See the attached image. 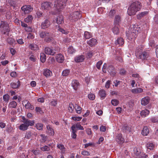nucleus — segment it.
Instances as JSON below:
<instances>
[{
  "label": "nucleus",
  "instance_id": "f257e3e1",
  "mask_svg": "<svg viewBox=\"0 0 158 158\" xmlns=\"http://www.w3.org/2000/svg\"><path fill=\"white\" fill-rule=\"evenodd\" d=\"M141 6V3L139 2H133L128 8V14L130 16L135 15L137 11L139 10Z\"/></svg>",
  "mask_w": 158,
  "mask_h": 158
},
{
  "label": "nucleus",
  "instance_id": "f03ea898",
  "mask_svg": "<svg viewBox=\"0 0 158 158\" xmlns=\"http://www.w3.org/2000/svg\"><path fill=\"white\" fill-rule=\"evenodd\" d=\"M22 122L23 123L21 124L19 127V129L21 131H24L27 130L29 126H32L34 125L35 121L34 120H29L26 118L24 116L22 117Z\"/></svg>",
  "mask_w": 158,
  "mask_h": 158
},
{
  "label": "nucleus",
  "instance_id": "7ed1b4c3",
  "mask_svg": "<svg viewBox=\"0 0 158 158\" xmlns=\"http://www.w3.org/2000/svg\"><path fill=\"white\" fill-rule=\"evenodd\" d=\"M140 28L138 26L134 25L131 31L126 32V35L129 39L135 38L137 36Z\"/></svg>",
  "mask_w": 158,
  "mask_h": 158
},
{
  "label": "nucleus",
  "instance_id": "20e7f679",
  "mask_svg": "<svg viewBox=\"0 0 158 158\" xmlns=\"http://www.w3.org/2000/svg\"><path fill=\"white\" fill-rule=\"evenodd\" d=\"M81 16L79 11H76L71 13L69 16V19L72 22L76 21Z\"/></svg>",
  "mask_w": 158,
  "mask_h": 158
},
{
  "label": "nucleus",
  "instance_id": "39448f33",
  "mask_svg": "<svg viewBox=\"0 0 158 158\" xmlns=\"http://www.w3.org/2000/svg\"><path fill=\"white\" fill-rule=\"evenodd\" d=\"M134 153L137 158H146L147 155L145 153H142L139 148H135L134 149Z\"/></svg>",
  "mask_w": 158,
  "mask_h": 158
},
{
  "label": "nucleus",
  "instance_id": "423d86ee",
  "mask_svg": "<svg viewBox=\"0 0 158 158\" xmlns=\"http://www.w3.org/2000/svg\"><path fill=\"white\" fill-rule=\"evenodd\" d=\"M53 6L52 3L49 2H45L41 4V8L43 10H50Z\"/></svg>",
  "mask_w": 158,
  "mask_h": 158
},
{
  "label": "nucleus",
  "instance_id": "0eeeda50",
  "mask_svg": "<svg viewBox=\"0 0 158 158\" xmlns=\"http://www.w3.org/2000/svg\"><path fill=\"white\" fill-rule=\"evenodd\" d=\"M67 0H58L56 5V8L58 10L61 9L65 6Z\"/></svg>",
  "mask_w": 158,
  "mask_h": 158
},
{
  "label": "nucleus",
  "instance_id": "6e6552de",
  "mask_svg": "<svg viewBox=\"0 0 158 158\" xmlns=\"http://www.w3.org/2000/svg\"><path fill=\"white\" fill-rule=\"evenodd\" d=\"M149 56L148 52L143 51L136 56L138 59L142 60H147Z\"/></svg>",
  "mask_w": 158,
  "mask_h": 158
},
{
  "label": "nucleus",
  "instance_id": "1a4fd4ad",
  "mask_svg": "<svg viewBox=\"0 0 158 158\" xmlns=\"http://www.w3.org/2000/svg\"><path fill=\"white\" fill-rule=\"evenodd\" d=\"M44 51L46 54L53 56L56 53V50L52 48L46 47L45 48Z\"/></svg>",
  "mask_w": 158,
  "mask_h": 158
},
{
  "label": "nucleus",
  "instance_id": "9d476101",
  "mask_svg": "<svg viewBox=\"0 0 158 158\" xmlns=\"http://www.w3.org/2000/svg\"><path fill=\"white\" fill-rule=\"evenodd\" d=\"M0 27L3 28V30L4 31V33L9 32V31L8 24L6 22L2 21L0 25Z\"/></svg>",
  "mask_w": 158,
  "mask_h": 158
},
{
  "label": "nucleus",
  "instance_id": "9b49d317",
  "mask_svg": "<svg viewBox=\"0 0 158 158\" xmlns=\"http://www.w3.org/2000/svg\"><path fill=\"white\" fill-rule=\"evenodd\" d=\"M21 9L25 14H27L31 11L33 10V8L30 5H25L21 7Z\"/></svg>",
  "mask_w": 158,
  "mask_h": 158
},
{
  "label": "nucleus",
  "instance_id": "f8f14e48",
  "mask_svg": "<svg viewBox=\"0 0 158 158\" xmlns=\"http://www.w3.org/2000/svg\"><path fill=\"white\" fill-rule=\"evenodd\" d=\"M51 23V22L49 19H45L42 22L41 25V27L43 29L46 28L50 26Z\"/></svg>",
  "mask_w": 158,
  "mask_h": 158
},
{
  "label": "nucleus",
  "instance_id": "ddd939ff",
  "mask_svg": "<svg viewBox=\"0 0 158 158\" xmlns=\"http://www.w3.org/2000/svg\"><path fill=\"white\" fill-rule=\"evenodd\" d=\"M39 35L41 38H45L46 37L50 36L49 32L43 31H40L39 32Z\"/></svg>",
  "mask_w": 158,
  "mask_h": 158
},
{
  "label": "nucleus",
  "instance_id": "4468645a",
  "mask_svg": "<svg viewBox=\"0 0 158 158\" xmlns=\"http://www.w3.org/2000/svg\"><path fill=\"white\" fill-rule=\"evenodd\" d=\"M107 71L110 75L114 76L116 73L114 67L112 65H110L107 68Z\"/></svg>",
  "mask_w": 158,
  "mask_h": 158
},
{
  "label": "nucleus",
  "instance_id": "2eb2a0df",
  "mask_svg": "<svg viewBox=\"0 0 158 158\" xmlns=\"http://www.w3.org/2000/svg\"><path fill=\"white\" fill-rule=\"evenodd\" d=\"M116 140L119 143L122 144L124 143V139L122 137L121 134L119 133L117 135L116 137Z\"/></svg>",
  "mask_w": 158,
  "mask_h": 158
},
{
  "label": "nucleus",
  "instance_id": "dca6fc26",
  "mask_svg": "<svg viewBox=\"0 0 158 158\" xmlns=\"http://www.w3.org/2000/svg\"><path fill=\"white\" fill-rule=\"evenodd\" d=\"M71 85L73 89L74 90H76L79 86V83L77 80H75L72 81L71 83Z\"/></svg>",
  "mask_w": 158,
  "mask_h": 158
},
{
  "label": "nucleus",
  "instance_id": "f3484780",
  "mask_svg": "<svg viewBox=\"0 0 158 158\" xmlns=\"http://www.w3.org/2000/svg\"><path fill=\"white\" fill-rule=\"evenodd\" d=\"M56 58V61L60 63H62L64 60L63 56L60 53L58 54Z\"/></svg>",
  "mask_w": 158,
  "mask_h": 158
},
{
  "label": "nucleus",
  "instance_id": "a211bd4d",
  "mask_svg": "<svg viewBox=\"0 0 158 158\" xmlns=\"http://www.w3.org/2000/svg\"><path fill=\"white\" fill-rule=\"evenodd\" d=\"M80 130H84V129L82 126L79 123H77L76 124H73L71 127V128H73L74 130H76V128Z\"/></svg>",
  "mask_w": 158,
  "mask_h": 158
},
{
  "label": "nucleus",
  "instance_id": "6ab92c4d",
  "mask_svg": "<svg viewBox=\"0 0 158 158\" xmlns=\"http://www.w3.org/2000/svg\"><path fill=\"white\" fill-rule=\"evenodd\" d=\"M149 98L148 97H145L141 99V104L145 106L149 103Z\"/></svg>",
  "mask_w": 158,
  "mask_h": 158
},
{
  "label": "nucleus",
  "instance_id": "aec40b11",
  "mask_svg": "<svg viewBox=\"0 0 158 158\" xmlns=\"http://www.w3.org/2000/svg\"><path fill=\"white\" fill-rule=\"evenodd\" d=\"M123 132H130L132 131V128L131 127L127 126L126 125H124L122 128Z\"/></svg>",
  "mask_w": 158,
  "mask_h": 158
},
{
  "label": "nucleus",
  "instance_id": "412c9836",
  "mask_svg": "<svg viewBox=\"0 0 158 158\" xmlns=\"http://www.w3.org/2000/svg\"><path fill=\"white\" fill-rule=\"evenodd\" d=\"M43 74L46 77H48L52 75V73L49 69H45L43 72Z\"/></svg>",
  "mask_w": 158,
  "mask_h": 158
},
{
  "label": "nucleus",
  "instance_id": "4be33fe9",
  "mask_svg": "<svg viewBox=\"0 0 158 158\" xmlns=\"http://www.w3.org/2000/svg\"><path fill=\"white\" fill-rule=\"evenodd\" d=\"M148 13V12L147 11L141 12L137 15V18L138 19H140L143 17L147 15Z\"/></svg>",
  "mask_w": 158,
  "mask_h": 158
},
{
  "label": "nucleus",
  "instance_id": "5701e85b",
  "mask_svg": "<svg viewBox=\"0 0 158 158\" xmlns=\"http://www.w3.org/2000/svg\"><path fill=\"white\" fill-rule=\"evenodd\" d=\"M124 40L123 39L121 38H118L117 40H116L115 42V44L118 46H121L123 44Z\"/></svg>",
  "mask_w": 158,
  "mask_h": 158
},
{
  "label": "nucleus",
  "instance_id": "b1692460",
  "mask_svg": "<svg viewBox=\"0 0 158 158\" xmlns=\"http://www.w3.org/2000/svg\"><path fill=\"white\" fill-rule=\"evenodd\" d=\"M87 44L90 46H93L97 44V41L96 39L92 38L87 41Z\"/></svg>",
  "mask_w": 158,
  "mask_h": 158
},
{
  "label": "nucleus",
  "instance_id": "393cba45",
  "mask_svg": "<svg viewBox=\"0 0 158 158\" xmlns=\"http://www.w3.org/2000/svg\"><path fill=\"white\" fill-rule=\"evenodd\" d=\"M47 131L49 135L52 136L54 134V131L51 127V126L49 125L47 126Z\"/></svg>",
  "mask_w": 158,
  "mask_h": 158
},
{
  "label": "nucleus",
  "instance_id": "a878e982",
  "mask_svg": "<svg viewBox=\"0 0 158 158\" xmlns=\"http://www.w3.org/2000/svg\"><path fill=\"white\" fill-rule=\"evenodd\" d=\"M121 20L120 16L118 15L115 16L114 19V23L115 25H118Z\"/></svg>",
  "mask_w": 158,
  "mask_h": 158
},
{
  "label": "nucleus",
  "instance_id": "bb28decb",
  "mask_svg": "<svg viewBox=\"0 0 158 158\" xmlns=\"http://www.w3.org/2000/svg\"><path fill=\"white\" fill-rule=\"evenodd\" d=\"M85 59V57L83 55H80L76 56L75 58V60L77 62H82Z\"/></svg>",
  "mask_w": 158,
  "mask_h": 158
},
{
  "label": "nucleus",
  "instance_id": "cd10ccee",
  "mask_svg": "<svg viewBox=\"0 0 158 158\" xmlns=\"http://www.w3.org/2000/svg\"><path fill=\"white\" fill-rule=\"evenodd\" d=\"M143 50V47L141 46H138L136 48L135 51V55L136 56L139 55L141 53Z\"/></svg>",
  "mask_w": 158,
  "mask_h": 158
},
{
  "label": "nucleus",
  "instance_id": "c85d7f7f",
  "mask_svg": "<svg viewBox=\"0 0 158 158\" xmlns=\"http://www.w3.org/2000/svg\"><path fill=\"white\" fill-rule=\"evenodd\" d=\"M149 111L148 110L145 109L144 110H142L140 113V114L143 117H145L148 116L149 113Z\"/></svg>",
  "mask_w": 158,
  "mask_h": 158
},
{
  "label": "nucleus",
  "instance_id": "c756f323",
  "mask_svg": "<svg viewBox=\"0 0 158 158\" xmlns=\"http://www.w3.org/2000/svg\"><path fill=\"white\" fill-rule=\"evenodd\" d=\"M17 105L16 102L14 101H13L10 102L9 104L8 107L10 108H15L16 107Z\"/></svg>",
  "mask_w": 158,
  "mask_h": 158
},
{
  "label": "nucleus",
  "instance_id": "7c9ffc66",
  "mask_svg": "<svg viewBox=\"0 0 158 158\" xmlns=\"http://www.w3.org/2000/svg\"><path fill=\"white\" fill-rule=\"evenodd\" d=\"M149 132L148 128L147 127L145 126L144 127L142 131V134L143 135L146 136L148 134Z\"/></svg>",
  "mask_w": 158,
  "mask_h": 158
},
{
  "label": "nucleus",
  "instance_id": "2f4dec72",
  "mask_svg": "<svg viewBox=\"0 0 158 158\" xmlns=\"http://www.w3.org/2000/svg\"><path fill=\"white\" fill-rule=\"evenodd\" d=\"M131 91L133 93L136 94L143 92V90L141 88H139L137 89H132L131 90Z\"/></svg>",
  "mask_w": 158,
  "mask_h": 158
},
{
  "label": "nucleus",
  "instance_id": "473e14b6",
  "mask_svg": "<svg viewBox=\"0 0 158 158\" xmlns=\"http://www.w3.org/2000/svg\"><path fill=\"white\" fill-rule=\"evenodd\" d=\"M29 48L31 50L36 51L38 50V46L35 44H31L29 46Z\"/></svg>",
  "mask_w": 158,
  "mask_h": 158
},
{
  "label": "nucleus",
  "instance_id": "72a5a7b5",
  "mask_svg": "<svg viewBox=\"0 0 158 158\" xmlns=\"http://www.w3.org/2000/svg\"><path fill=\"white\" fill-rule=\"evenodd\" d=\"M63 16L62 15L58 16L56 18V22L58 24H61L63 23Z\"/></svg>",
  "mask_w": 158,
  "mask_h": 158
},
{
  "label": "nucleus",
  "instance_id": "f704fd0d",
  "mask_svg": "<svg viewBox=\"0 0 158 158\" xmlns=\"http://www.w3.org/2000/svg\"><path fill=\"white\" fill-rule=\"evenodd\" d=\"M99 94L100 97L102 99H103L106 96L105 91L104 90L102 89L99 92Z\"/></svg>",
  "mask_w": 158,
  "mask_h": 158
},
{
  "label": "nucleus",
  "instance_id": "c9c22d12",
  "mask_svg": "<svg viewBox=\"0 0 158 158\" xmlns=\"http://www.w3.org/2000/svg\"><path fill=\"white\" fill-rule=\"evenodd\" d=\"M20 85V82L19 81H18L17 83L12 82L10 84V85L11 87L14 89L18 88Z\"/></svg>",
  "mask_w": 158,
  "mask_h": 158
},
{
  "label": "nucleus",
  "instance_id": "e433bc0d",
  "mask_svg": "<svg viewBox=\"0 0 158 158\" xmlns=\"http://www.w3.org/2000/svg\"><path fill=\"white\" fill-rule=\"evenodd\" d=\"M146 147L147 149H149L150 150H152L153 149L154 145L152 143H147Z\"/></svg>",
  "mask_w": 158,
  "mask_h": 158
},
{
  "label": "nucleus",
  "instance_id": "4c0bfd02",
  "mask_svg": "<svg viewBox=\"0 0 158 158\" xmlns=\"http://www.w3.org/2000/svg\"><path fill=\"white\" fill-rule=\"evenodd\" d=\"M58 30L62 34H67L69 33V31L67 30H65L63 28H61L60 27H58Z\"/></svg>",
  "mask_w": 158,
  "mask_h": 158
},
{
  "label": "nucleus",
  "instance_id": "58836bf2",
  "mask_svg": "<svg viewBox=\"0 0 158 158\" xmlns=\"http://www.w3.org/2000/svg\"><path fill=\"white\" fill-rule=\"evenodd\" d=\"M84 37L86 39H89L92 37V34L91 33L86 31L84 33Z\"/></svg>",
  "mask_w": 158,
  "mask_h": 158
},
{
  "label": "nucleus",
  "instance_id": "ea45409f",
  "mask_svg": "<svg viewBox=\"0 0 158 158\" xmlns=\"http://www.w3.org/2000/svg\"><path fill=\"white\" fill-rule=\"evenodd\" d=\"M115 26L112 29L113 33L116 35H118L119 33V29L118 26Z\"/></svg>",
  "mask_w": 158,
  "mask_h": 158
},
{
  "label": "nucleus",
  "instance_id": "a19ab883",
  "mask_svg": "<svg viewBox=\"0 0 158 158\" xmlns=\"http://www.w3.org/2000/svg\"><path fill=\"white\" fill-rule=\"evenodd\" d=\"M74 108L76 110V112L78 114H80L81 112V107L77 105L74 106Z\"/></svg>",
  "mask_w": 158,
  "mask_h": 158
},
{
  "label": "nucleus",
  "instance_id": "79ce46f5",
  "mask_svg": "<svg viewBox=\"0 0 158 158\" xmlns=\"http://www.w3.org/2000/svg\"><path fill=\"white\" fill-rule=\"evenodd\" d=\"M67 52L69 54H72L75 52V50L72 47L70 46L68 48Z\"/></svg>",
  "mask_w": 158,
  "mask_h": 158
},
{
  "label": "nucleus",
  "instance_id": "37998d69",
  "mask_svg": "<svg viewBox=\"0 0 158 158\" xmlns=\"http://www.w3.org/2000/svg\"><path fill=\"white\" fill-rule=\"evenodd\" d=\"M71 129L72 130L71 137L73 139H75L77 135L76 134L77 131L76 130H74L73 128H71Z\"/></svg>",
  "mask_w": 158,
  "mask_h": 158
},
{
  "label": "nucleus",
  "instance_id": "c03bdc74",
  "mask_svg": "<svg viewBox=\"0 0 158 158\" xmlns=\"http://www.w3.org/2000/svg\"><path fill=\"white\" fill-rule=\"evenodd\" d=\"M40 59L42 63H44L46 60V56L44 53H41L40 54Z\"/></svg>",
  "mask_w": 158,
  "mask_h": 158
},
{
  "label": "nucleus",
  "instance_id": "a18cd8bd",
  "mask_svg": "<svg viewBox=\"0 0 158 158\" xmlns=\"http://www.w3.org/2000/svg\"><path fill=\"white\" fill-rule=\"evenodd\" d=\"M33 19V17L31 15H29L24 19V21L27 23L31 22Z\"/></svg>",
  "mask_w": 158,
  "mask_h": 158
},
{
  "label": "nucleus",
  "instance_id": "49530a36",
  "mask_svg": "<svg viewBox=\"0 0 158 158\" xmlns=\"http://www.w3.org/2000/svg\"><path fill=\"white\" fill-rule=\"evenodd\" d=\"M35 127L38 130H41L43 129V124L41 123H38L36 124Z\"/></svg>",
  "mask_w": 158,
  "mask_h": 158
},
{
  "label": "nucleus",
  "instance_id": "de8ad7c7",
  "mask_svg": "<svg viewBox=\"0 0 158 158\" xmlns=\"http://www.w3.org/2000/svg\"><path fill=\"white\" fill-rule=\"evenodd\" d=\"M7 41L9 44L10 45H13L15 42V40L14 39L11 38H9L7 39Z\"/></svg>",
  "mask_w": 158,
  "mask_h": 158
},
{
  "label": "nucleus",
  "instance_id": "09e8293b",
  "mask_svg": "<svg viewBox=\"0 0 158 158\" xmlns=\"http://www.w3.org/2000/svg\"><path fill=\"white\" fill-rule=\"evenodd\" d=\"M74 108V106L73 104L72 103H70L68 107V110L70 112L72 113L73 111Z\"/></svg>",
  "mask_w": 158,
  "mask_h": 158
},
{
  "label": "nucleus",
  "instance_id": "8fccbe9b",
  "mask_svg": "<svg viewBox=\"0 0 158 158\" xmlns=\"http://www.w3.org/2000/svg\"><path fill=\"white\" fill-rule=\"evenodd\" d=\"M49 36L46 37L44 39V41L46 42L49 43L53 41V38L52 37H50Z\"/></svg>",
  "mask_w": 158,
  "mask_h": 158
},
{
  "label": "nucleus",
  "instance_id": "3c124183",
  "mask_svg": "<svg viewBox=\"0 0 158 158\" xmlns=\"http://www.w3.org/2000/svg\"><path fill=\"white\" fill-rule=\"evenodd\" d=\"M70 71L69 69H66L64 70L62 73L63 76H68L69 73Z\"/></svg>",
  "mask_w": 158,
  "mask_h": 158
},
{
  "label": "nucleus",
  "instance_id": "603ef678",
  "mask_svg": "<svg viewBox=\"0 0 158 158\" xmlns=\"http://www.w3.org/2000/svg\"><path fill=\"white\" fill-rule=\"evenodd\" d=\"M116 13V11L115 10H111L109 13V16L110 17H112Z\"/></svg>",
  "mask_w": 158,
  "mask_h": 158
},
{
  "label": "nucleus",
  "instance_id": "864d4df0",
  "mask_svg": "<svg viewBox=\"0 0 158 158\" xmlns=\"http://www.w3.org/2000/svg\"><path fill=\"white\" fill-rule=\"evenodd\" d=\"M111 102L112 104L114 106H117L118 104V101L117 99L112 100Z\"/></svg>",
  "mask_w": 158,
  "mask_h": 158
},
{
  "label": "nucleus",
  "instance_id": "5fc2aeb1",
  "mask_svg": "<svg viewBox=\"0 0 158 158\" xmlns=\"http://www.w3.org/2000/svg\"><path fill=\"white\" fill-rule=\"evenodd\" d=\"M31 132L30 131H28L26 132L25 137L26 139H29L31 137Z\"/></svg>",
  "mask_w": 158,
  "mask_h": 158
},
{
  "label": "nucleus",
  "instance_id": "6e6d98bb",
  "mask_svg": "<svg viewBox=\"0 0 158 158\" xmlns=\"http://www.w3.org/2000/svg\"><path fill=\"white\" fill-rule=\"evenodd\" d=\"M111 84V81L110 80H108L106 83L105 85V88L107 89H108L109 88Z\"/></svg>",
  "mask_w": 158,
  "mask_h": 158
},
{
  "label": "nucleus",
  "instance_id": "4d7b16f0",
  "mask_svg": "<svg viewBox=\"0 0 158 158\" xmlns=\"http://www.w3.org/2000/svg\"><path fill=\"white\" fill-rule=\"evenodd\" d=\"M88 97L89 99L91 100H94L95 98V96L94 94H90L88 95Z\"/></svg>",
  "mask_w": 158,
  "mask_h": 158
},
{
  "label": "nucleus",
  "instance_id": "13d9d810",
  "mask_svg": "<svg viewBox=\"0 0 158 158\" xmlns=\"http://www.w3.org/2000/svg\"><path fill=\"white\" fill-rule=\"evenodd\" d=\"M9 96L8 94H6L3 96V99L5 102H8L9 100Z\"/></svg>",
  "mask_w": 158,
  "mask_h": 158
},
{
  "label": "nucleus",
  "instance_id": "bf43d9fd",
  "mask_svg": "<svg viewBox=\"0 0 158 158\" xmlns=\"http://www.w3.org/2000/svg\"><path fill=\"white\" fill-rule=\"evenodd\" d=\"M57 147L59 149L62 151V152H63L64 151V147L63 145L61 144H59L57 145Z\"/></svg>",
  "mask_w": 158,
  "mask_h": 158
},
{
  "label": "nucleus",
  "instance_id": "052dcab7",
  "mask_svg": "<svg viewBox=\"0 0 158 158\" xmlns=\"http://www.w3.org/2000/svg\"><path fill=\"white\" fill-rule=\"evenodd\" d=\"M41 150L44 151H49L50 150L48 146H45L43 147H42L41 148Z\"/></svg>",
  "mask_w": 158,
  "mask_h": 158
},
{
  "label": "nucleus",
  "instance_id": "680f3d73",
  "mask_svg": "<svg viewBox=\"0 0 158 158\" xmlns=\"http://www.w3.org/2000/svg\"><path fill=\"white\" fill-rule=\"evenodd\" d=\"M102 61L100 60L98 62L97 64L96 67L98 69H100V66L102 64Z\"/></svg>",
  "mask_w": 158,
  "mask_h": 158
},
{
  "label": "nucleus",
  "instance_id": "e2e57ef3",
  "mask_svg": "<svg viewBox=\"0 0 158 158\" xmlns=\"http://www.w3.org/2000/svg\"><path fill=\"white\" fill-rule=\"evenodd\" d=\"M57 101L55 100H53L50 102V104L52 106H55L57 104Z\"/></svg>",
  "mask_w": 158,
  "mask_h": 158
},
{
  "label": "nucleus",
  "instance_id": "0e129e2a",
  "mask_svg": "<svg viewBox=\"0 0 158 158\" xmlns=\"http://www.w3.org/2000/svg\"><path fill=\"white\" fill-rule=\"evenodd\" d=\"M35 110L37 112H39L40 114H42L43 113L41 108L40 107H36L35 108Z\"/></svg>",
  "mask_w": 158,
  "mask_h": 158
},
{
  "label": "nucleus",
  "instance_id": "69168bd1",
  "mask_svg": "<svg viewBox=\"0 0 158 158\" xmlns=\"http://www.w3.org/2000/svg\"><path fill=\"white\" fill-rule=\"evenodd\" d=\"M154 20L156 23L158 24V14L155 15Z\"/></svg>",
  "mask_w": 158,
  "mask_h": 158
},
{
  "label": "nucleus",
  "instance_id": "338daca9",
  "mask_svg": "<svg viewBox=\"0 0 158 158\" xmlns=\"http://www.w3.org/2000/svg\"><path fill=\"white\" fill-rule=\"evenodd\" d=\"M100 131H101L105 132L106 131V127L104 126H102L100 128Z\"/></svg>",
  "mask_w": 158,
  "mask_h": 158
},
{
  "label": "nucleus",
  "instance_id": "774afa93",
  "mask_svg": "<svg viewBox=\"0 0 158 158\" xmlns=\"http://www.w3.org/2000/svg\"><path fill=\"white\" fill-rule=\"evenodd\" d=\"M86 132L87 134L89 135H91L92 133V132L91 130V129L90 128H87L86 129Z\"/></svg>",
  "mask_w": 158,
  "mask_h": 158
}]
</instances>
